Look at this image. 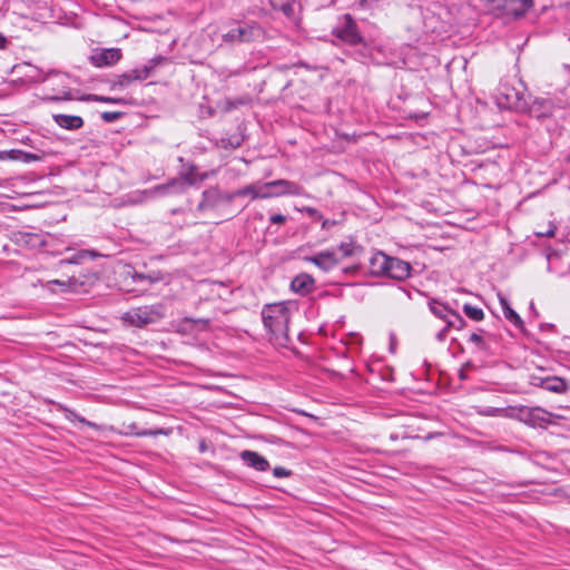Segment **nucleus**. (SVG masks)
I'll return each mask as SVG.
<instances>
[{
    "mask_svg": "<svg viewBox=\"0 0 570 570\" xmlns=\"http://www.w3.org/2000/svg\"><path fill=\"white\" fill-rule=\"evenodd\" d=\"M533 7V0H499L497 9L502 14L518 19Z\"/></svg>",
    "mask_w": 570,
    "mask_h": 570,
    "instance_id": "6",
    "label": "nucleus"
},
{
    "mask_svg": "<svg viewBox=\"0 0 570 570\" xmlns=\"http://www.w3.org/2000/svg\"><path fill=\"white\" fill-rule=\"evenodd\" d=\"M273 474L276 476V478H285V476H288L291 475V471L283 468V466H276L274 468L273 470Z\"/></svg>",
    "mask_w": 570,
    "mask_h": 570,
    "instance_id": "42",
    "label": "nucleus"
},
{
    "mask_svg": "<svg viewBox=\"0 0 570 570\" xmlns=\"http://www.w3.org/2000/svg\"><path fill=\"white\" fill-rule=\"evenodd\" d=\"M163 433H164L163 429H158V430H140L139 432H135V435L136 436H155V435L163 434Z\"/></svg>",
    "mask_w": 570,
    "mask_h": 570,
    "instance_id": "40",
    "label": "nucleus"
},
{
    "mask_svg": "<svg viewBox=\"0 0 570 570\" xmlns=\"http://www.w3.org/2000/svg\"><path fill=\"white\" fill-rule=\"evenodd\" d=\"M500 304L502 306L504 317L509 320L514 326L521 327L523 322L519 314L511 308L508 299L503 296H500Z\"/></svg>",
    "mask_w": 570,
    "mask_h": 570,
    "instance_id": "18",
    "label": "nucleus"
},
{
    "mask_svg": "<svg viewBox=\"0 0 570 570\" xmlns=\"http://www.w3.org/2000/svg\"><path fill=\"white\" fill-rule=\"evenodd\" d=\"M552 414L542 407H529L521 405V420L532 428H542L543 425L551 423Z\"/></svg>",
    "mask_w": 570,
    "mask_h": 570,
    "instance_id": "4",
    "label": "nucleus"
},
{
    "mask_svg": "<svg viewBox=\"0 0 570 570\" xmlns=\"http://www.w3.org/2000/svg\"><path fill=\"white\" fill-rule=\"evenodd\" d=\"M153 70V67L145 66L141 69H134L132 77L136 78V80H145L149 77L150 72Z\"/></svg>",
    "mask_w": 570,
    "mask_h": 570,
    "instance_id": "36",
    "label": "nucleus"
},
{
    "mask_svg": "<svg viewBox=\"0 0 570 570\" xmlns=\"http://www.w3.org/2000/svg\"><path fill=\"white\" fill-rule=\"evenodd\" d=\"M356 250H358V247L353 243H343L338 246L337 250L335 252L337 254V258H340V262L345 258L353 256Z\"/></svg>",
    "mask_w": 570,
    "mask_h": 570,
    "instance_id": "25",
    "label": "nucleus"
},
{
    "mask_svg": "<svg viewBox=\"0 0 570 570\" xmlns=\"http://www.w3.org/2000/svg\"><path fill=\"white\" fill-rule=\"evenodd\" d=\"M128 429H129V431L125 433L126 435H135V432H139L136 429V425H129Z\"/></svg>",
    "mask_w": 570,
    "mask_h": 570,
    "instance_id": "48",
    "label": "nucleus"
},
{
    "mask_svg": "<svg viewBox=\"0 0 570 570\" xmlns=\"http://www.w3.org/2000/svg\"><path fill=\"white\" fill-rule=\"evenodd\" d=\"M9 157L10 159L21 160L23 163L38 161L41 159V157L36 154L24 153L21 150H10Z\"/></svg>",
    "mask_w": 570,
    "mask_h": 570,
    "instance_id": "23",
    "label": "nucleus"
},
{
    "mask_svg": "<svg viewBox=\"0 0 570 570\" xmlns=\"http://www.w3.org/2000/svg\"><path fill=\"white\" fill-rule=\"evenodd\" d=\"M165 306L161 303L139 306L129 309L122 316L124 322L136 327H144L146 325L156 323L164 318Z\"/></svg>",
    "mask_w": 570,
    "mask_h": 570,
    "instance_id": "2",
    "label": "nucleus"
},
{
    "mask_svg": "<svg viewBox=\"0 0 570 570\" xmlns=\"http://www.w3.org/2000/svg\"><path fill=\"white\" fill-rule=\"evenodd\" d=\"M120 116H121V112H119V111H105L101 114V118L106 122H112V121L119 119Z\"/></svg>",
    "mask_w": 570,
    "mask_h": 570,
    "instance_id": "39",
    "label": "nucleus"
},
{
    "mask_svg": "<svg viewBox=\"0 0 570 570\" xmlns=\"http://www.w3.org/2000/svg\"><path fill=\"white\" fill-rule=\"evenodd\" d=\"M240 458L246 465L257 471H266L269 469L268 461L255 451L245 450L240 453Z\"/></svg>",
    "mask_w": 570,
    "mask_h": 570,
    "instance_id": "10",
    "label": "nucleus"
},
{
    "mask_svg": "<svg viewBox=\"0 0 570 570\" xmlns=\"http://www.w3.org/2000/svg\"><path fill=\"white\" fill-rule=\"evenodd\" d=\"M264 187H268L272 190V193H279L278 197L302 196L304 194V189L301 185L287 179L267 181L265 183Z\"/></svg>",
    "mask_w": 570,
    "mask_h": 570,
    "instance_id": "7",
    "label": "nucleus"
},
{
    "mask_svg": "<svg viewBox=\"0 0 570 570\" xmlns=\"http://www.w3.org/2000/svg\"><path fill=\"white\" fill-rule=\"evenodd\" d=\"M55 122L61 128L75 130L79 129L83 126V120L79 116H70V115H53Z\"/></svg>",
    "mask_w": 570,
    "mask_h": 570,
    "instance_id": "15",
    "label": "nucleus"
},
{
    "mask_svg": "<svg viewBox=\"0 0 570 570\" xmlns=\"http://www.w3.org/2000/svg\"><path fill=\"white\" fill-rule=\"evenodd\" d=\"M52 283H55V284H59V285H63V286L66 285V283H65V282H61V281H59V279H56V281H53Z\"/></svg>",
    "mask_w": 570,
    "mask_h": 570,
    "instance_id": "51",
    "label": "nucleus"
},
{
    "mask_svg": "<svg viewBox=\"0 0 570 570\" xmlns=\"http://www.w3.org/2000/svg\"><path fill=\"white\" fill-rule=\"evenodd\" d=\"M463 311L469 318L476 321V322L483 320V317H484V313L480 307L472 306L470 304H464Z\"/></svg>",
    "mask_w": 570,
    "mask_h": 570,
    "instance_id": "27",
    "label": "nucleus"
},
{
    "mask_svg": "<svg viewBox=\"0 0 570 570\" xmlns=\"http://www.w3.org/2000/svg\"><path fill=\"white\" fill-rule=\"evenodd\" d=\"M306 259L324 272L333 269L340 263V258H337L335 250L321 252L312 257H307Z\"/></svg>",
    "mask_w": 570,
    "mask_h": 570,
    "instance_id": "9",
    "label": "nucleus"
},
{
    "mask_svg": "<svg viewBox=\"0 0 570 570\" xmlns=\"http://www.w3.org/2000/svg\"><path fill=\"white\" fill-rule=\"evenodd\" d=\"M258 181L254 183V184H250V185H247L243 188H239L235 191H233L229 196H228V199L232 200L234 198H237V197H244V196H250L252 199H258Z\"/></svg>",
    "mask_w": 570,
    "mask_h": 570,
    "instance_id": "19",
    "label": "nucleus"
},
{
    "mask_svg": "<svg viewBox=\"0 0 570 570\" xmlns=\"http://www.w3.org/2000/svg\"><path fill=\"white\" fill-rule=\"evenodd\" d=\"M544 387L552 392H563L566 390V383L559 377L549 379L544 382Z\"/></svg>",
    "mask_w": 570,
    "mask_h": 570,
    "instance_id": "28",
    "label": "nucleus"
},
{
    "mask_svg": "<svg viewBox=\"0 0 570 570\" xmlns=\"http://www.w3.org/2000/svg\"><path fill=\"white\" fill-rule=\"evenodd\" d=\"M86 100L107 102V104H125V99H122V98H112V97L98 96V95H88Z\"/></svg>",
    "mask_w": 570,
    "mask_h": 570,
    "instance_id": "31",
    "label": "nucleus"
},
{
    "mask_svg": "<svg viewBox=\"0 0 570 570\" xmlns=\"http://www.w3.org/2000/svg\"><path fill=\"white\" fill-rule=\"evenodd\" d=\"M294 292L299 294H307L314 288V279L307 274H299L291 283Z\"/></svg>",
    "mask_w": 570,
    "mask_h": 570,
    "instance_id": "14",
    "label": "nucleus"
},
{
    "mask_svg": "<svg viewBox=\"0 0 570 570\" xmlns=\"http://www.w3.org/2000/svg\"><path fill=\"white\" fill-rule=\"evenodd\" d=\"M73 282H75V279H73V278H69V279H68V285H71Z\"/></svg>",
    "mask_w": 570,
    "mask_h": 570,
    "instance_id": "52",
    "label": "nucleus"
},
{
    "mask_svg": "<svg viewBox=\"0 0 570 570\" xmlns=\"http://www.w3.org/2000/svg\"><path fill=\"white\" fill-rule=\"evenodd\" d=\"M503 416L520 421L521 420V405L505 407L504 412H503Z\"/></svg>",
    "mask_w": 570,
    "mask_h": 570,
    "instance_id": "35",
    "label": "nucleus"
},
{
    "mask_svg": "<svg viewBox=\"0 0 570 570\" xmlns=\"http://www.w3.org/2000/svg\"><path fill=\"white\" fill-rule=\"evenodd\" d=\"M264 327L269 334V341L279 347H287L291 338L288 324L291 320L289 309L284 303L266 305L262 311Z\"/></svg>",
    "mask_w": 570,
    "mask_h": 570,
    "instance_id": "1",
    "label": "nucleus"
},
{
    "mask_svg": "<svg viewBox=\"0 0 570 570\" xmlns=\"http://www.w3.org/2000/svg\"><path fill=\"white\" fill-rule=\"evenodd\" d=\"M176 186H183V183L177 179H173L168 184L158 185L149 191L146 190V191L141 193V195H139L138 198L130 199V203L131 204L140 203V202H142L144 197L148 196V195H153V194H157V193L166 194L169 191L170 188H174Z\"/></svg>",
    "mask_w": 570,
    "mask_h": 570,
    "instance_id": "16",
    "label": "nucleus"
},
{
    "mask_svg": "<svg viewBox=\"0 0 570 570\" xmlns=\"http://www.w3.org/2000/svg\"><path fill=\"white\" fill-rule=\"evenodd\" d=\"M81 422L86 423L85 419H81ZM87 424L91 425V423H89V422H87Z\"/></svg>",
    "mask_w": 570,
    "mask_h": 570,
    "instance_id": "54",
    "label": "nucleus"
},
{
    "mask_svg": "<svg viewBox=\"0 0 570 570\" xmlns=\"http://www.w3.org/2000/svg\"><path fill=\"white\" fill-rule=\"evenodd\" d=\"M134 282H148L149 284L157 283L163 279V275L160 272H151L148 274L134 272L132 274Z\"/></svg>",
    "mask_w": 570,
    "mask_h": 570,
    "instance_id": "22",
    "label": "nucleus"
},
{
    "mask_svg": "<svg viewBox=\"0 0 570 570\" xmlns=\"http://www.w3.org/2000/svg\"><path fill=\"white\" fill-rule=\"evenodd\" d=\"M465 324V321L458 313L452 312L450 320L448 321V327H454L461 330Z\"/></svg>",
    "mask_w": 570,
    "mask_h": 570,
    "instance_id": "33",
    "label": "nucleus"
},
{
    "mask_svg": "<svg viewBox=\"0 0 570 570\" xmlns=\"http://www.w3.org/2000/svg\"><path fill=\"white\" fill-rule=\"evenodd\" d=\"M391 258L383 253H377L370 259V273L384 275L390 273Z\"/></svg>",
    "mask_w": 570,
    "mask_h": 570,
    "instance_id": "11",
    "label": "nucleus"
},
{
    "mask_svg": "<svg viewBox=\"0 0 570 570\" xmlns=\"http://www.w3.org/2000/svg\"><path fill=\"white\" fill-rule=\"evenodd\" d=\"M419 100H421V99L417 98V97H411L410 101H409V106H406L405 108L401 109V111L403 112V116L405 118H419V117L424 115L423 112H419L417 110L412 108V106L415 102H417Z\"/></svg>",
    "mask_w": 570,
    "mask_h": 570,
    "instance_id": "29",
    "label": "nucleus"
},
{
    "mask_svg": "<svg viewBox=\"0 0 570 570\" xmlns=\"http://www.w3.org/2000/svg\"><path fill=\"white\" fill-rule=\"evenodd\" d=\"M451 327H448V324L436 334V340L443 342L448 335V332Z\"/></svg>",
    "mask_w": 570,
    "mask_h": 570,
    "instance_id": "45",
    "label": "nucleus"
},
{
    "mask_svg": "<svg viewBox=\"0 0 570 570\" xmlns=\"http://www.w3.org/2000/svg\"><path fill=\"white\" fill-rule=\"evenodd\" d=\"M469 342L473 343L479 350L482 351L488 347L483 336L480 333H472L469 336Z\"/></svg>",
    "mask_w": 570,
    "mask_h": 570,
    "instance_id": "37",
    "label": "nucleus"
},
{
    "mask_svg": "<svg viewBox=\"0 0 570 570\" xmlns=\"http://www.w3.org/2000/svg\"><path fill=\"white\" fill-rule=\"evenodd\" d=\"M389 347L392 350V340L390 341Z\"/></svg>",
    "mask_w": 570,
    "mask_h": 570,
    "instance_id": "53",
    "label": "nucleus"
},
{
    "mask_svg": "<svg viewBox=\"0 0 570 570\" xmlns=\"http://www.w3.org/2000/svg\"><path fill=\"white\" fill-rule=\"evenodd\" d=\"M232 146H233L234 148H236V147L240 146V139H238V138H237L235 142H232Z\"/></svg>",
    "mask_w": 570,
    "mask_h": 570,
    "instance_id": "50",
    "label": "nucleus"
},
{
    "mask_svg": "<svg viewBox=\"0 0 570 570\" xmlns=\"http://www.w3.org/2000/svg\"><path fill=\"white\" fill-rule=\"evenodd\" d=\"M70 99H72L70 92L65 94V96H62V97L52 96V97L47 98V100H50V101H60V100H70Z\"/></svg>",
    "mask_w": 570,
    "mask_h": 570,
    "instance_id": "46",
    "label": "nucleus"
},
{
    "mask_svg": "<svg viewBox=\"0 0 570 570\" xmlns=\"http://www.w3.org/2000/svg\"><path fill=\"white\" fill-rule=\"evenodd\" d=\"M552 112V104L543 98H537L529 107V114L535 118L550 116Z\"/></svg>",
    "mask_w": 570,
    "mask_h": 570,
    "instance_id": "13",
    "label": "nucleus"
},
{
    "mask_svg": "<svg viewBox=\"0 0 570 570\" xmlns=\"http://www.w3.org/2000/svg\"><path fill=\"white\" fill-rule=\"evenodd\" d=\"M97 256H98V254L95 253V252L80 250L77 254H75L73 256H71L70 258L66 259V263L79 264L85 258H88V257L89 258H95ZM61 263H65V261H62Z\"/></svg>",
    "mask_w": 570,
    "mask_h": 570,
    "instance_id": "30",
    "label": "nucleus"
},
{
    "mask_svg": "<svg viewBox=\"0 0 570 570\" xmlns=\"http://www.w3.org/2000/svg\"><path fill=\"white\" fill-rule=\"evenodd\" d=\"M207 177H208V174H206V173L199 174V173H197V168L195 166H191L188 169V171L185 176V179L188 181V184L194 185L196 183L205 180Z\"/></svg>",
    "mask_w": 570,
    "mask_h": 570,
    "instance_id": "26",
    "label": "nucleus"
},
{
    "mask_svg": "<svg viewBox=\"0 0 570 570\" xmlns=\"http://www.w3.org/2000/svg\"><path fill=\"white\" fill-rule=\"evenodd\" d=\"M503 407H490L484 412V414L489 416H503Z\"/></svg>",
    "mask_w": 570,
    "mask_h": 570,
    "instance_id": "43",
    "label": "nucleus"
},
{
    "mask_svg": "<svg viewBox=\"0 0 570 570\" xmlns=\"http://www.w3.org/2000/svg\"><path fill=\"white\" fill-rule=\"evenodd\" d=\"M286 222V217L282 214H274L271 216V223L272 224H284Z\"/></svg>",
    "mask_w": 570,
    "mask_h": 570,
    "instance_id": "44",
    "label": "nucleus"
},
{
    "mask_svg": "<svg viewBox=\"0 0 570 570\" xmlns=\"http://www.w3.org/2000/svg\"><path fill=\"white\" fill-rule=\"evenodd\" d=\"M500 95H502L505 99V102L504 105L509 106V107H520L519 105V101H520V96H519V92L514 89H511V90H507L504 91L503 88H500Z\"/></svg>",
    "mask_w": 570,
    "mask_h": 570,
    "instance_id": "24",
    "label": "nucleus"
},
{
    "mask_svg": "<svg viewBox=\"0 0 570 570\" xmlns=\"http://www.w3.org/2000/svg\"><path fill=\"white\" fill-rule=\"evenodd\" d=\"M556 234V226L554 225H549V228L546 230V229H542L540 232H535V235L539 236V237H543V236H547V237H553Z\"/></svg>",
    "mask_w": 570,
    "mask_h": 570,
    "instance_id": "41",
    "label": "nucleus"
},
{
    "mask_svg": "<svg viewBox=\"0 0 570 570\" xmlns=\"http://www.w3.org/2000/svg\"><path fill=\"white\" fill-rule=\"evenodd\" d=\"M14 240L30 248H36L45 245L43 236L37 233L19 232L14 235Z\"/></svg>",
    "mask_w": 570,
    "mask_h": 570,
    "instance_id": "12",
    "label": "nucleus"
},
{
    "mask_svg": "<svg viewBox=\"0 0 570 570\" xmlns=\"http://www.w3.org/2000/svg\"><path fill=\"white\" fill-rule=\"evenodd\" d=\"M430 309L436 317L445 321V323H448V321L450 320L451 313L453 312V311L448 309V307L445 305L440 304L435 301L430 303Z\"/></svg>",
    "mask_w": 570,
    "mask_h": 570,
    "instance_id": "21",
    "label": "nucleus"
},
{
    "mask_svg": "<svg viewBox=\"0 0 570 570\" xmlns=\"http://www.w3.org/2000/svg\"><path fill=\"white\" fill-rule=\"evenodd\" d=\"M333 33L350 45H357L361 42L362 38L357 31V27L355 21L352 19L350 14H344L341 26H337Z\"/></svg>",
    "mask_w": 570,
    "mask_h": 570,
    "instance_id": "5",
    "label": "nucleus"
},
{
    "mask_svg": "<svg viewBox=\"0 0 570 570\" xmlns=\"http://www.w3.org/2000/svg\"><path fill=\"white\" fill-rule=\"evenodd\" d=\"M222 37L228 43L252 42L263 39L264 31L255 23H235Z\"/></svg>",
    "mask_w": 570,
    "mask_h": 570,
    "instance_id": "3",
    "label": "nucleus"
},
{
    "mask_svg": "<svg viewBox=\"0 0 570 570\" xmlns=\"http://www.w3.org/2000/svg\"><path fill=\"white\" fill-rule=\"evenodd\" d=\"M469 367H471V363H470V362L465 363V364L461 367L460 373H459V376H460V379H461V380H465V379H466L465 371H466V368H469Z\"/></svg>",
    "mask_w": 570,
    "mask_h": 570,
    "instance_id": "47",
    "label": "nucleus"
},
{
    "mask_svg": "<svg viewBox=\"0 0 570 570\" xmlns=\"http://www.w3.org/2000/svg\"><path fill=\"white\" fill-rule=\"evenodd\" d=\"M410 263L394 257V279L403 281L410 276Z\"/></svg>",
    "mask_w": 570,
    "mask_h": 570,
    "instance_id": "20",
    "label": "nucleus"
},
{
    "mask_svg": "<svg viewBox=\"0 0 570 570\" xmlns=\"http://www.w3.org/2000/svg\"><path fill=\"white\" fill-rule=\"evenodd\" d=\"M295 2L287 1L285 3L281 4L282 12L288 18L294 19L295 18Z\"/></svg>",
    "mask_w": 570,
    "mask_h": 570,
    "instance_id": "38",
    "label": "nucleus"
},
{
    "mask_svg": "<svg viewBox=\"0 0 570 570\" xmlns=\"http://www.w3.org/2000/svg\"><path fill=\"white\" fill-rule=\"evenodd\" d=\"M7 39L3 35L0 33V49H3L6 47Z\"/></svg>",
    "mask_w": 570,
    "mask_h": 570,
    "instance_id": "49",
    "label": "nucleus"
},
{
    "mask_svg": "<svg viewBox=\"0 0 570 570\" xmlns=\"http://www.w3.org/2000/svg\"><path fill=\"white\" fill-rule=\"evenodd\" d=\"M136 78L132 77V71H129V72H126V73H122L118 77L117 81H115V83L112 85V87H126L128 86L129 83H131L132 81H135Z\"/></svg>",
    "mask_w": 570,
    "mask_h": 570,
    "instance_id": "32",
    "label": "nucleus"
},
{
    "mask_svg": "<svg viewBox=\"0 0 570 570\" xmlns=\"http://www.w3.org/2000/svg\"><path fill=\"white\" fill-rule=\"evenodd\" d=\"M258 199L278 197L279 193H272V190L268 187H264L265 183L258 181Z\"/></svg>",
    "mask_w": 570,
    "mask_h": 570,
    "instance_id": "34",
    "label": "nucleus"
},
{
    "mask_svg": "<svg viewBox=\"0 0 570 570\" xmlns=\"http://www.w3.org/2000/svg\"><path fill=\"white\" fill-rule=\"evenodd\" d=\"M220 200V194L218 189H208L203 193V199L198 205L200 210H205L207 208H214Z\"/></svg>",
    "mask_w": 570,
    "mask_h": 570,
    "instance_id": "17",
    "label": "nucleus"
},
{
    "mask_svg": "<svg viewBox=\"0 0 570 570\" xmlns=\"http://www.w3.org/2000/svg\"><path fill=\"white\" fill-rule=\"evenodd\" d=\"M121 58L120 49L109 48L94 53L90 57L92 65L96 67H107L117 63Z\"/></svg>",
    "mask_w": 570,
    "mask_h": 570,
    "instance_id": "8",
    "label": "nucleus"
}]
</instances>
